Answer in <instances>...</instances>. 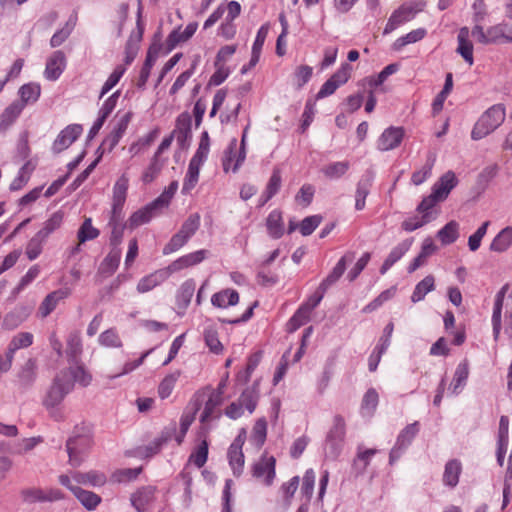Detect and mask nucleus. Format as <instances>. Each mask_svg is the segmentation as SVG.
Wrapping results in <instances>:
<instances>
[{"mask_svg":"<svg viewBox=\"0 0 512 512\" xmlns=\"http://www.w3.org/2000/svg\"><path fill=\"white\" fill-rule=\"evenodd\" d=\"M73 389L74 383L68 371H60L55 375L43 398V405L52 416H56V409Z\"/></svg>","mask_w":512,"mask_h":512,"instance_id":"nucleus-1","label":"nucleus"},{"mask_svg":"<svg viewBox=\"0 0 512 512\" xmlns=\"http://www.w3.org/2000/svg\"><path fill=\"white\" fill-rule=\"evenodd\" d=\"M505 120V109L501 104L487 109L475 123L471 138L480 140L496 130Z\"/></svg>","mask_w":512,"mask_h":512,"instance_id":"nucleus-2","label":"nucleus"},{"mask_svg":"<svg viewBox=\"0 0 512 512\" xmlns=\"http://www.w3.org/2000/svg\"><path fill=\"white\" fill-rule=\"evenodd\" d=\"M346 434L345 420L341 415H336L333 425L326 436L325 455L328 458L336 459L342 450Z\"/></svg>","mask_w":512,"mask_h":512,"instance_id":"nucleus-3","label":"nucleus"},{"mask_svg":"<svg viewBox=\"0 0 512 512\" xmlns=\"http://www.w3.org/2000/svg\"><path fill=\"white\" fill-rule=\"evenodd\" d=\"M91 447V439L87 436H75L67 440L66 449L69 456V464L73 467L80 466Z\"/></svg>","mask_w":512,"mask_h":512,"instance_id":"nucleus-4","label":"nucleus"},{"mask_svg":"<svg viewBox=\"0 0 512 512\" xmlns=\"http://www.w3.org/2000/svg\"><path fill=\"white\" fill-rule=\"evenodd\" d=\"M276 459L274 456L263 454L252 466V475L265 486H271L276 476Z\"/></svg>","mask_w":512,"mask_h":512,"instance_id":"nucleus-5","label":"nucleus"},{"mask_svg":"<svg viewBox=\"0 0 512 512\" xmlns=\"http://www.w3.org/2000/svg\"><path fill=\"white\" fill-rule=\"evenodd\" d=\"M132 116L133 113L131 111H128L120 116L110 134L103 140L100 148H102L104 151L111 152L125 134Z\"/></svg>","mask_w":512,"mask_h":512,"instance_id":"nucleus-6","label":"nucleus"},{"mask_svg":"<svg viewBox=\"0 0 512 512\" xmlns=\"http://www.w3.org/2000/svg\"><path fill=\"white\" fill-rule=\"evenodd\" d=\"M22 500L25 503L33 504L37 502H54L63 498L59 489L27 488L21 491Z\"/></svg>","mask_w":512,"mask_h":512,"instance_id":"nucleus-7","label":"nucleus"},{"mask_svg":"<svg viewBox=\"0 0 512 512\" xmlns=\"http://www.w3.org/2000/svg\"><path fill=\"white\" fill-rule=\"evenodd\" d=\"M83 128L80 124H70L65 127L54 140L52 145V151L54 153H60L70 147L77 138L81 135Z\"/></svg>","mask_w":512,"mask_h":512,"instance_id":"nucleus-8","label":"nucleus"},{"mask_svg":"<svg viewBox=\"0 0 512 512\" xmlns=\"http://www.w3.org/2000/svg\"><path fill=\"white\" fill-rule=\"evenodd\" d=\"M404 129L402 127H389L383 131L377 141L380 151H389L397 148L403 140Z\"/></svg>","mask_w":512,"mask_h":512,"instance_id":"nucleus-9","label":"nucleus"},{"mask_svg":"<svg viewBox=\"0 0 512 512\" xmlns=\"http://www.w3.org/2000/svg\"><path fill=\"white\" fill-rule=\"evenodd\" d=\"M374 177V172L372 170H367L357 182L355 191V209L357 211H361L365 208V200L370 193Z\"/></svg>","mask_w":512,"mask_h":512,"instance_id":"nucleus-10","label":"nucleus"},{"mask_svg":"<svg viewBox=\"0 0 512 512\" xmlns=\"http://www.w3.org/2000/svg\"><path fill=\"white\" fill-rule=\"evenodd\" d=\"M71 294V291L69 288H60L58 290H55L51 293H49L41 302L38 313L42 318L47 317L50 315L60 301L66 299Z\"/></svg>","mask_w":512,"mask_h":512,"instance_id":"nucleus-11","label":"nucleus"},{"mask_svg":"<svg viewBox=\"0 0 512 512\" xmlns=\"http://www.w3.org/2000/svg\"><path fill=\"white\" fill-rule=\"evenodd\" d=\"M129 186V178L124 173L116 181L113 187V203L111 213H122L124 203L126 201L127 190Z\"/></svg>","mask_w":512,"mask_h":512,"instance_id":"nucleus-12","label":"nucleus"},{"mask_svg":"<svg viewBox=\"0 0 512 512\" xmlns=\"http://www.w3.org/2000/svg\"><path fill=\"white\" fill-rule=\"evenodd\" d=\"M66 65L65 54L58 50L55 51L47 60L44 75L46 79L55 81L62 74Z\"/></svg>","mask_w":512,"mask_h":512,"instance_id":"nucleus-13","label":"nucleus"},{"mask_svg":"<svg viewBox=\"0 0 512 512\" xmlns=\"http://www.w3.org/2000/svg\"><path fill=\"white\" fill-rule=\"evenodd\" d=\"M223 403V397L220 396V392H212L205 403L204 410L200 417V422L205 426L214 419H219L221 413L217 411V408Z\"/></svg>","mask_w":512,"mask_h":512,"instance_id":"nucleus-14","label":"nucleus"},{"mask_svg":"<svg viewBox=\"0 0 512 512\" xmlns=\"http://www.w3.org/2000/svg\"><path fill=\"white\" fill-rule=\"evenodd\" d=\"M414 12L411 7L401 6L395 10L388 19V22L384 28L383 34L387 35L394 31L401 24L406 23L413 19Z\"/></svg>","mask_w":512,"mask_h":512,"instance_id":"nucleus-15","label":"nucleus"},{"mask_svg":"<svg viewBox=\"0 0 512 512\" xmlns=\"http://www.w3.org/2000/svg\"><path fill=\"white\" fill-rule=\"evenodd\" d=\"M412 243L413 238H408L395 246L384 260L380 268V273L382 275L385 274L396 262H398L409 251Z\"/></svg>","mask_w":512,"mask_h":512,"instance_id":"nucleus-16","label":"nucleus"},{"mask_svg":"<svg viewBox=\"0 0 512 512\" xmlns=\"http://www.w3.org/2000/svg\"><path fill=\"white\" fill-rule=\"evenodd\" d=\"M37 361L29 358L17 373L18 383L22 388H29L37 378Z\"/></svg>","mask_w":512,"mask_h":512,"instance_id":"nucleus-17","label":"nucleus"},{"mask_svg":"<svg viewBox=\"0 0 512 512\" xmlns=\"http://www.w3.org/2000/svg\"><path fill=\"white\" fill-rule=\"evenodd\" d=\"M161 208L158 205H154V201L146 205L145 207L134 212L129 218V226L134 229L138 226L148 223Z\"/></svg>","mask_w":512,"mask_h":512,"instance_id":"nucleus-18","label":"nucleus"},{"mask_svg":"<svg viewBox=\"0 0 512 512\" xmlns=\"http://www.w3.org/2000/svg\"><path fill=\"white\" fill-rule=\"evenodd\" d=\"M198 28L197 22L189 23L184 31L180 28L173 30L167 37L166 45L169 51L173 50L178 44L189 40Z\"/></svg>","mask_w":512,"mask_h":512,"instance_id":"nucleus-19","label":"nucleus"},{"mask_svg":"<svg viewBox=\"0 0 512 512\" xmlns=\"http://www.w3.org/2000/svg\"><path fill=\"white\" fill-rule=\"evenodd\" d=\"M206 253H207V251L202 249V250H198V251L189 253L187 255H184V256L178 258L177 260H175L174 262H172L168 266L167 270L169 272H176V271H180L184 268L196 265L205 259Z\"/></svg>","mask_w":512,"mask_h":512,"instance_id":"nucleus-20","label":"nucleus"},{"mask_svg":"<svg viewBox=\"0 0 512 512\" xmlns=\"http://www.w3.org/2000/svg\"><path fill=\"white\" fill-rule=\"evenodd\" d=\"M155 488L152 486H145L138 489L135 493L131 495V504L138 511L143 512L146 510L147 506L154 499Z\"/></svg>","mask_w":512,"mask_h":512,"instance_id":"nucleus-21","label":"nucleus"},{"mask_svg":"<svg viewBox=\"0 0 512 512\" xmlns=\"http://www.w3.org/2000/svg\"><path fill=\"white\" fill-rule=\"evenodd\" d=\"M142 4H141V0H138V10H137V29H138V32H137V35H131L130 39L128 40L127 42V45H126V57H125V62L126 64H130L132 63V61L134 60V58L136 57V54H137V46L136 44L133 43V41L135 40V42H139L142 38V34H143V26L141 25V17H142Z\"/></svg>","mask_w":512,"mask_h":512,"instance_id":"nucleus-22","label":"nucleus"},{"mask_svg":"<svg viewBox=\"0 0 512 512\" xmlns=\"http://www.w3.org/2000/svg\"><path fill=\"white\" fill-rule=\"evenodd\" d=\"M173 138L175 137L180 146H184L185 142L191 138V118L188 114H181L176 121Z\"/></svg>","mask_w":512,"mask_h":512,"instance_id":"nucleus-23","label":"nucleus"},{"mask_svg":"<svg viewBox=\"0 0 512 512\" xmlns=\"http://www.w3.org/2000/svg\"><path fill=\"white\" fill-rule=\"evenodd\" d=\"M169 271L158 270L141 278L137 284V291L139 293H146L151 291L156 286L160 285L168 276Z\"/></svg>","mask_w":512,"mask_h":512,"instance_id":"nucleus-24","label":"nucleus"},{"mask_svg":"<svg viewBox=\"0 0 512 512\" xmlns=\"http://www.w3.org/2000/svg\"><path fill=\"white\" fill-rule=\"evenodd\" d=\"M508 290V285H504L496 294L495 304L492 314L493 336L498 340L501 331V312L505 294Z\"/></svg>","mask_w":512,"mask_h":512,"instance_id":"nucleus-25","label":"nucleus"},{"mask_svg":"<svg viewBox=\"0 0 512 512\" xmlns=\"http://www.w3.org/2000/svg\"><path fill=\"white\" fill-rule=\"evenodd\" d=\"M23 111V104L18 101L12 102L0 114V131L7 130L20 116Z\"/></svg>","mask_w":512,"mask_h":512,"instance_id":"nucleus-26","label":"nucleus"},{"mask_svg":"<svg viewBox=\"0 0 512 512\" xmlns=\"http://www.w3.org/2000/svg\"><path fill=\"white\" fill-rule=\"evenodd\" d=\"M18 94L20 100L17 101L23 104L24 109L26 105L34 104L38 101L41 94V87L38 83H27L19 88Z\"/></svg>","mask_w":512,"mask_h":512,"instance_id":"nucleus-27","label":"nucleus"},{"mask_svg":"<svg viewBox=\"0 0 512 512\" xmlns=\"http://www.w3.org/2000/svg\"><path fill=\"white\" fill-rule=\"evenodd\" d=\"M73 479L83 485H90L93 487H100L106 483V476L104 473L91 470L88 472H75Z\"/></svg>","mask_w":512,"mask_h":512,"instance_id":"nucleus-28","label":"nucleus"},{"mask_svg":"<svg viewBox=\"0 0 512 512\" xmlns=\"http://www.w3.org/2000/svg\"><path fill=\"white\" fill-rule=\"evenodd\" d=\"M436 251V246L433 243L431 238H426L421 247V251L417 257L413 259V261L408 266L407 270L409 273H413L418 268L423 266L426 263V260L429 256H431Z\"/></svg>","mask_w":512,"mask_h":512,"instance_id":"nucleus-29","label":"nucleus"},{"mask_svg":"<svg viewBox=\"0 0 512 512\" xmlns=\"http://www.w3.org/2000/svg\"><path fill=\"white\" fill-rule=\"evenodd\" d=\"M266 227L270 237L279 239L284 234V224L282 213L279 210H273L266 219Z\"/></svg>","mask_w":512,"mask_h":512,"instance_id":"nucleus-30","label":"nucleus"},{"mask_svg":"<svg viewBox=\"0 0 512 512\" xmlns=\"http://www.w3.org/2000/svg\"><path fill=\"white\" fill-rule=\"evenodd\" d=\"M462 471L461 462L457 459L449 460L444 469L443 483L444 485L454 488L459 482V476Z\"/></svg>","mask_w":512,"mask_h":512,"instance_id":"nucleus-31","label":"nucleus"},{"mask_svg":"<svg viewBox=\"0 0 512 512\" xmlns=\"http://www.w3.org/2000/svg\"><path fill=\"white\" fill-rule=\"evenodd\" d=\"M469 37V29L467 27H463L460 29L458 34V48L457 52L464 58V60L469 64H473V45L468 40Z\"/></svg>","mask_w":512,"mask_h":512,"instance_id":"nucleus-32","label":"nucleus"},{"mask_svg":"<svg viewBox=\"0 0 512 512\" xmlns=\"http://www.w3.org/2000/svg\"><path fill=\"white\" fill-rule=\"evenodd\" d=\"M512 246V226L502 229L492 240L490 250L502 253Z\"/></svg>","mask_w":512,"mask_h":512,"instance_id":"nucleus-33","label":"nucleus"},{"mask_svg":"<svg viewBox=\"0 0 512 512\" xmlns=\"http://www.w3.org/2000/svg\"><path fill=\"white\" fill-rule=\"evenodd\" d=\"M239 301V294L236 290L225 289L213 294L211 298L212 305L219 308L236 305Z\"/></svg>","mask_w":512,"mask_h":512,"instance_id":"nucleus-34","label":"nucleus"},{"mask_svg":"<svg viewBox=\"0 0 512 512\" xmlns=\"http://www.w3.org/2000/svg\"><path fill=\"white\" fill-rule=\"evenodd\" d=\"M468 375V363L466 361L459 363L458 366L456 367L454 377L450 386V390L453 395H458L461 392L463 387L466 385Z\"/></svg>","mask_w":512,"mask_h":512,"instance_id":"nucleus-35","label":"nucleus"},{"mask_svg":"<svg viewBox=\"0 0 512 512\" xmlns=\"http://www.w3.org/2000/svg\"><path fill=\"white\" fill-rule=\"evenodd\" d=\"M63 221V214L60 211L54 212L44 223L36 235L43 241H47L49 236L60 228Z\"/></svg>","mask_w":512,"mask_h":512,"instance_id":"nucleus-36","label":"nucleus"},{"mask_svg":"<svg viewBox=\"0 0 512 512\" xmlns=\"http://www.w3.org/2000/svg\"><path fill=\"white\" fill-rule=\"evenodd\" d=\"M109 226L111 227L110 244L117 248L122 242L125 225L122 223V213H111Z\"/></svg>","mask_w":512,"mask_h":512,"instance_id":"nucleus-37","label":"nucleus"},{"mask_svg":"<svg viewBox=\"0 0 512 512\" xmlns=\"http://www.w3.org/2000/svg\"><path fill=\"white\" fill-rule=\"evenodd\" d=\"M377 453L376 449L363 450L358 447L356 458L353 461V469L357 474H363L370 464L372 457Z\"/></svg>","mask_w":512,"mask_h":512,"instance_id":"nucleus-38","label":"nucleus"},{"mask_svg":"<svg viewBox=\"0 0 512 512\" xmlns=\"http://www.w3.org/2000/svg\"><path fill=\"white\" fill-rule=\"evenodd\" d=\"M202 163L196 160H190L188 170L183 182L182 193H189L195 187L199 179V172Z\"/></svg>","mask_w":512,"mask_h":512,"instance_id":"nucleus-39","label":"nucleus"},{"mask_svg":"<svg viewBox=\"0 0 512 512\" xmlns=\"http://www.w3.org/2000/svg\"><path fill=\"white\" fill-rule=\"evenodd\" d=\"M121 251L113 248L100 265L99 271L107 276L112 275L119 266Z\"/></svg>","mask_w":512,"mask_h":512,"instance_id":"nucleus-40","label":"nucleus"},{"mask_svg":"<svg viewBox=\"0 0 512 512\" xmlns=\"http://www.w3.org/2000/svg\"><path fill=\"white\" fill-rule=\"evenodd\" d=\"M434 277L432 275L426 276L416 286L411 295V301L417 303L425 298V296L434 290Z\"/></svg>","mask_w":512,"mask_h":512,"instance_id":"nucleus-41","label":"nucleus"},{"mask_svg":"<svg viewBox=\"0 0 512 512\" xmlns=\"http://www.w3.org/2000/svg\"><path fill=\"white\" fill-rule=\"evenodd\" d=\"M76 25V17L70 16L65 25L56 31L50 39L51 47H59L72 33Z\"/></svg>","mask_w":512,"mask_h":512,"instance_id":"nucleus-42","label":"nucleus"},{"mask_svg":"<svg viewBox=\"0 0 512 512\" xmlns=\"http://www.w3.org/2000/svg\"><path fill=\"white\" fill-rule=\"evenodd\" d=\"M229 465L233 471V474L239 477L244 468L245 458L242 449L229 447L227 452Z\"/></svg>","mask_w":512,"mask_h":512,"instance_id":"nucleus-43","label":"nucleus"},{"mask_svg":"<svg viewBox=\"0 0 512 512\" xmlns=\"http://www.w3.org/2000/svg\"><path fill=\"white\" fill-rule=\"evenodd\" d=\"M259 399V392L255 386L246 388L239 397V404L245 407L249 413H253Z\"/></svg>","mask_w":512,"mask_h":512,"instance_id":"nucleus-44","label":"nucleus"},{"mask_svg":"<svg viewBox=\"0 0 512 512\" xmlns=\"http://www.w3.org/2000/svg\"><path fill=\"white\" fill-rule=\"evenodd\" d=\"M427 34L426 29L424 28H418L415 30H412L411 32L407 33L406 35L398 38L393 43V49L395 51H400L404 46L412 43H416L420 40H422Z\"/></svg>","mask_w":512,"mask_h":512,"instance_id":"nucleus-45","label":"nucleus"},{"mask_svg":"<svg viewBox=\"0 0 512 512\" xmlns=\"http://www.w3.org/2000/svg\"><path fill=\"white\" fill-rule=\"evenodd\" d=\"M75 497L87 510H94L101 503V497L96 493L82 488L74 489Z\"/></svg>","mask_w":512,"mask_h":512,"instance_id":"nucleus-46","label":"nucleus"},{"mask_svg":"<svg viewBox=\"0 0 512 512\" xmlns=\"http://www.w3.org/2000/svg\"><path fill=\"white\" fill-rule=\"evenodd\" d=\"M171 439V434L169 432H163L159 437L154 439L151 443L146 445L143 448L139 449V455L145 457H152L157 454L164 444H166Z\"/></svg>","mask_w":512,"mask_h":512,"instance_id":"nucleus-47","label":"nucleus"},{"mask_svg":"<svg viewBox=\"0 0 512 512\" xmlns=\"http://www.w3.org/2000/svg\"><path fill=\"white\" fill-rule=\"evenodd\" d=\"M157 56H158V51L156 49H154L153 47H150L147 52L145 62L140 71V76H139V81H138L139 87L145 86V84L150 76L151 69L157 59Z\"/></svg>","mask_w":512,"mask_h":512,"instance_id":"nucleus-48","label":"nucleus"},{"mask_svg":"<svg viewBox=\"0 0 512 512\" xmlns=\"http://www.w3.org/2000/svg\"><path fill=\"white\" fill-rule=\"evenodd\" d=\"M310 314L311 312H309L306 307L301 305L288 321L287 331L289 333H293L301 326L305 325L310 319Z\"/></svg>","mask_w":512,"mask_h":512,"instance_id":"nucleus-49","label":"nucleus"},{"mask_svg":"<svg viewBox=\"0 0 512 512\" xmlns=\"http://www.w3.org/2000/svg\"><path fill=\"white\" fill-rule=\"evenodd\" d=\"M346 269V256L342 257L333 270L329 273V275L320 283V289L328 290L330 286L336 283L339 278L343 275Z\"/></svg>","mask_w":512,"mask_h":512,"instance_id":"nucleus-50","label":"nucleus"},{"mask_svg":"<svg viewBox=\"0 0 512 512\" xmlns=\"http://www.w3.org/2000/svg\"><path fill=\"white\" fill-rule=\"evenodd\" d=\"M348 161L333 162L322 168V172L328 179H339L349 170Z\"/></svg>","mask_w":512,"mask_h":512,"instance_id":"nucleus-51","label":"nucleus"},{"mask_svg":"<svg viewBox=\"0 0 512 512\" xmlns=\"http://www.w3.org/2000/svg\"><path fill=\"white\" fill-rule=\"evenodd\" d=\"M268 31H269V24L266 23V24H263L257 32L255 41L252 46V64L258 63V61H259L264 42L268 35Z\"/></svg>","mask_w":512,"mask_h":512,"instance_id":"nucleus-52","label":"nucleus"},{"mask_svg":"<svg viewBox=\"0 0 512 512\" xmlns=\"http://www.w3.org/2000/svg\"><path fill=\"white\" fill-rule=\"evenodd\" d=\"M33 338V334L30 332H20L13 336L7 349L15 354L17 350L31 346Z\"/></svg>","mask_w":512,"mask_h":512,"instance_id":"nucleus-53","label":"nucleus"},{"mask_svg":"<svg viewBox=\"0 0 512 512\" xmlns=\"http://www.w3.org/2000/svg\"><path fill=\"white\" fill-rule=\"evenodd\" d=\"M158 135L159 129H153L147 135L139 138L136 142L132 143L131 146L129 147V152L132 153L133 156L139 154L142 150L149 147L156 140Z\"/></svg>","mask_w":512,"mask_h":512,"instance_id":"nucleus-54","label":"nucleus"},{"mask_svg":"<svg viewBox=\"0 0 512 512\" xmlns=\"http://www.w3.org/2000/svg\"><path fill=\"white\" fill-rule=\"evenodd\" d=\"M180 371H174L168 374L160 383L158 387V394L161 399L169 397L175 387L176 382L180 377Z\"/></svg>","mask_w":512,"mask_h":512,"instance_id":"nucleus-55","label":"nucleus"},{"mask_svg":"<svg viewBox=\"0 0 512 512\" xmlns=\"http://www.w3.org/2000/svg\"><path fill=\"white\" fill-rule=\"evenodd\" d=\"M419 432V423L416 421L407 425L398 435L396 442L399 446L407 448Z\"/></svg>","mask_w":512,"mask_h":512,"instance_id":"nucleus-56","label":"nucleus"},{"mask_svg":"<svg viewBox=\"0 0 512 512\" xmlns=\"http://www.w3.org/2000/svg\"><path fill=\"white\" fill-rule=\"evenodd\" d=\"M164 166V161L157 159V157H152L151 162L149 166L145 169V171L142 174L141 180L144 184H149L161 172L162 168Z\"/></svg>","mask_w":512,"mask_h":512,"instance_id":"nucleus-57","label":"nucleus"},{"mask_svg":"<svg viewBox=\"0 0 512 512\" xmlns=\"http://www.w3.org/2000/svg\"><path fill=\"white\" fill-rule=\"evenodd\" d=\"M437 236L443 244L453 243L458 237V223L450 221L438 231Z\"/></svg>","mask_w":512,"mask_h":512,"instance_id":"nucleus-58","label":"nucleus"},{"mask_svg":"<svg viewBox=\"0 0 512 512\" xmlns=\"http://www.w3.org/2000/svg\"><path fill=\"white\" fill-rule=\"evenodd\" d=\"M195 282L192 279L185 281L181 286L177 294V301L184 307H187L195 292Z\"/></svg>","mask_w":512,"mask_h":512,"instance_id":"nucleus-59","label":"nucleus"},{"mask_svg":"<svg viewBox=\"0 0 512 512\" xmlns=\"http://www.w3.org/2000/svg\"><path fill=\"white\" fill-rule=\"evenodd\" d=\"M199 227L200 215L198 213H193L184 221L178 232L189 240L196 233Z\"/></svg>","mask_w":512,"mask_h":512,"instance_id":"nucleus-60","label":"nucleus"},{"mask_svg":"<svg viewBox=\"0 0 512 512\" xmlns=\"http://www.w3.org/2000/svg\"><path fill=\"white\" fill-rule=\"evenodd\" d=\"M99 236L98 229L92 226L91 218H86L77 232V238L80 243L93 240Z\"/></svg>","mask_w":512,"mask_h":512,"instance_id":"nucleus-61","label":"nucleus"},{"mask_svg":"<svg viewBox=\"0 0 512 512\" xmlns=\"http://www.w3.org/2000/svg\"><path fill=\"white\" fill-rule=\"evenodd\" d=\"M208 458V442L203 440L197 448L191 453L189 461L194 463L197 468H202Z\"/></svg>","mask_w":512,"mask_h":512,"instance_id":"nucleus-62","label":"nucleus"},{"mask_svg":"<svg viewBox=\"0 0 512 512\" xmlns=\"http://www.w3.org/2000/svg\"><path fill=\"white\" fill-rule=\"evenodd\" d=\"M34 168L31 166L30 162H26L19 170L18 176L11 182L10 190L17 191L20 190L29 180L30 174Z\"/></svg>","mask_w":512,"mask_h":512,"instance_id":"nucleus-63","label":"nucleus"},{"mask_svg":"<svg viewBox=\"0 0 512 512\" xmlns=\"http://www.w3.org/2000/svg\"><path fill=\"white\" fill-rule=\"evenodd\" d=\"M267 436V422L264 418L258 419L252 429L251 438L257 447H261Z\"/></svg>","mask_w":512,"mask_h":512,"instance_id":"nucleus-64","label":"nucleus"}]
</instances>
